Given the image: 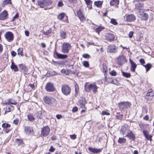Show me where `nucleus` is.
Segmentation results:
<instances>
[{
    "instance_id": "obj_1",
    "label": "nucleus",
    "mask_w": 154,
    "mask_h": 154,
    "mask_svg": "<svg viewBox=\"0 0 154 154\" xmlns=\"http://www.w3.org/2000/svg\"><path fill=\"white\" fill-rule=\"evenodd\" d=\"M45 102L51 106H55L57 104L56 99L51 97L46 96L43 98Z\"/></svg>"
},
{
    "instance_id": "obj_2",
    "label": "nucleus",
    "mask_w": 154,
    "mask_h": 154,
    "mask_svg": "<svg viewBox=\"0 0 154 154\" xmlns=\"http://www.w3.org/2000/svg\"><path fill=\"white\" fill-rule=\"evenodd\" d=\"M85 88L87 92H90L92 91L93 94H94L97 91L98 87L95 84H91L88 86H85Z\"/></svg>"
},
{
    "instance_id": "obj_3",
    "label": "nucleus",
    "mask_w": 154,
    "mask_h": 154,
    "mask_svg": "<svg viewBox=\"0 0 154 154\" xmlns=\"http://www.w3.org/2000/svg\"><path fill=\"white\" fill-rule=\"evenodd\" d=\"M61 91L62 94L65 96H68L70 94L71 92V88L66 85H62Z\"/></svg>"
},
{
    "instance_id": "obj_4",
    "label": "nucleus",
    "mask_w": 154,
    "mask_h": 154,
    "mask_svg": "<svg viewBox=\"0 0 154 154\" xmlns=\"http://www.w3.org/2000/svg\"><path fill=\"white\" fill-rule=\"evenodd\" d=\"M131 104L128 102H122L119 104V106L120 110H126L130 107Z\"/></svg>"
},
{
    "instance_id": "obj_5",
    "label": "nucleus",
    "mask_w": 154,
    "mask_h": 154,
    "mask_svg": "<svg viewBox=\"0 0 154 154\" xmlns=\"http://www.w3.org/2000/svg\"><path fill=\"white\" fill-rule=\"evenodd\" d=\"M50 131V129L48 126L43 127L41 129V136L43 137L47 136L49 134Z\"/></svg>"
},
{
    "instance_id": "obj_6",
    "label": "nucleus",
    "mask_w": 154,
    "mask_h": 154,
    "mask_svg": "<svg viewBox=\"0 0 154 154\" xmlns=\"http://www.w3.org/2000/svg\"><path fill=\"white\" fill-rule=\"evenodd\" d=\"M45 88L47 91L49 92L54 91L55 89L54 84L50 82L47 84Z\"/></svg>"
},
{
    "instance_id": "obj_7",
    "label": "nucleus",
    "mask_w": 154,
    "mask_h": 154,
    "mask_svg": "<svg viewBox=\"0 0 154 154\" xmlns=\"http://www.w3.org/2000/svg\"><path fill=\"white\" fill-rule=\"evenodd\" d=\"M138 16L142 20H146L149 17L148 14L141 11H139L138 14Z\"/></svg>"
},
{
    "instance_id": "obj_8",
    "label": "nucleus",
    "mask_w": 154,
    "mask_h": 154,
    "mask_svg": "<svg viewBox=\"0 0 154 154\" xmlns=\"http://www.w3.org/2000/svg\"><path fill=\"white\" fill-rule=\"evenodd\" d=\"M5 36L6 39L9 42H11L13 39V35L11 32H7L5 33Z\"/></svg>"
},
{
    "instance_id": "obj_9",
    "label": "nucleus",
    "mask_w": 154,
    "mask_h": 154,
    "mask_svg": "<svg viewBox=\"0 0 154 154\" xmlns=\"http://www.w3.org/2000/svg\"><path fill=\"white\" fill-rule=\"evenodd\" d=\"M125 61V58L123 55H122L119 56L117 59V63L120 65H122L124 64Z\"/></svg>"
},
{
    "instance_id": "obj_10",
    "label": "nucleus",
    "mask_w": 154,
    "mask_h": 154,
    "mask_svg": "<svg viewBox=\"0 0 154 154\" xmlns=\"http://www.w3.org/2000/svg\"><path fill=\"white\" fill-rule=\"evenodd\" d=\"M77 14L81 21L84 22L85 20V18L83 15L81 9H79L77 11Z\"/></svg>"
},
{
    "instance_id": "obj_11",
    "label": "nucleus",
    "mask_w": 154,
    "mask_h": 154,
    "mask_svg": "<svg viewBox=\"0 0 154 154\" xmlns=\"http://www.w3.org/2000/svg\"><path fill=\"white\" fill-rule=\"evenodd\" d=\"M54 55V56H56L57 58L59 59H64L68 57L67 55L62 54L58 53L56 51L55 49V50Z\"/></svg>"
},
{
    "instance_id": "obj_12",
    "label": "nucleus",
    "mask_w": 154,
    "mask_h": 154,
    "mask_svg": "<svg viewBox=\"0 0 154 154\" xmlns=\"http://www.w3.org/2000/svg\"><path fill=\"white\" fill-rule=\"evenodd\" d=\"M129 60L131 65L130 70L132 72H134L137 65L136 63L131 59H129Z\"/></svg>"
},
{
    "instance_id": "obj_13",
    "label": "nucleus",
    "mask_w": 154,
    "mask_h": 154,
    "mask_svg": "<svg viewBox=\"0 0 154 154\" xmlns=\"http://www.w3.org/2000/svg\"><path fill=\"white\" fill-rule=\"evenodd\" d=\"M126 20L128 22L132 21L136 19L134 15L130 14L126 16Z\"/></svg>"
},
{
    "instance_id": "obj_14",
    "label": "nucleus",
    "mask_w": 154,
    "mask_h": 154,
    "mask_svg": "<svg viewBox=\"0 0 154 154\" xmlns=\"http://www.w3.org/2000/svg\"><path fill=\"white\" fill-rule=\"evenodd\" d=\"M143 132L146 139L148 140H149L150 142H151L152 140V136L151 135L149 134H148V132L146 130H143Z\"/></svg>"
},
{
    "instance_id": "obj_15",
    "label": "nucleus",
    "mask_w": 154,
    "mask_h": 154,
    "mask_svg": "<svg viewBox=\"0 0 154 154\" xmlns=\"http://www.w3.org/2000/svg\"><path fill=\"white\" fill-rule=\"evenodd\" d=\"M8 14L6 11L2 12L0 14V20H3L5 19L7 17Z\"/></svg>"
},
{
    "instance_id": "obj_16",
    "label": "nucleus",
    "mask_w": 154,
    "mask_h": 154,
    "mask_svg": "<svg viewBox=\"0 0 154 154\" xmlns=\"http://www.w3.org/2000/svg\"><path fill=\"white\" fill-rule=\"evenodd\" d=\"M119 0H112L110 2V5L111 6H114L118 8L119 4Z\"/></svg>"
},
{
    "instance_id": "obj_17",
    "label": "nucleus",
    "mask_w": 154,
    "mask_h": 154,
    "mask_svg": "<svg viewBox=\"0 0 154 154\" xmlns=\"http://www.w3.org/2000/svg\"><path fill=\"white\" fill-rule=\"evenodd\" d=\"M88 149L90 152L94 153H97L100 152L101 150V149H100L93 148L92 147H89Z\"/></svg>"
},
{
    "instance_id": "obj_18",
    "label": "nucleus",
    "mask_w": 154,
    "mask_h": 154,
    "mask_svg": "<svg viewBox=\"0 0 154 154\" xmlns=\"http://www.w3.org/2000/svg\"><path fill=\"white\" fill-rule=\"evenodd\" d=\"M20 69L23 71L25 74H27V72L28 71V68L26 66L23 65V64H20L19 65Z\"/></svg>"
},
{
    "instance_id": "obj_19",
    "label": "nucleus",
    "mask_w": 154,
    "mask_h": 154,
    "mask_svg": "<svg viewBox=\"0 0 154 154\" xmlns=\"http://www.w3.org/2000/svg\"><path fill=\"white\" fill-rule=\"evenodd\" d=\"M24 131L26 134L29 135L33 131V129L32 127L29 126L25 127L24 129Z\"/></svg>"
},
{
    "instance_id": "obj_20",
    "label": "nucleus",
    "mask_w": 154,
    "mask_h": 154,
    "mask_svg": "<svg viewBox=\"0 0 154 154\" xmlns=\"http://www.w3.org/2000/svg\"><path fill=\"white\" fill-rule=\"evenodd\" d=\"M86 103L85 99L84 98H82L79 101V105L81 107H85V104Z\"/></svg>"
},
{
    "instance_id": "obj_21",
    "label": "nucleus",
    "mask_w": 154,
    "mask_h": 154,
    "mask_svg": "<svg viewBox=\"0 0 154 154\" xmlns=\"http://www.w3.org/2000/svg\"><path fill=\"white\" fill-rule=\"evenodd\" d=\"M126 136L133 140H135V136L131 131H130L129 132H128L126 135Z\"/></svg>"
},
{
    "instance_id": "obj_22",
    "label": "nucleus",
    "mask_w": 154,
    "mask_h": 154,
    "mask_svg": "<svg viewBox=\"0 0 154 154\" xmlns=\"http://www.w3.org/2000/svg\"><path fill=\"white\" fill-rule=\"evenodd\" d=\"M38 4L42 8H44L46 6L45 0H39L38 1Z\"/></svg>"
},
{
    "instance_id": "obj_23",
    "label": "nucleus",
    "mask_w": 154,
    "mask_h": 154,
    "mask_svg": "<svg viewBox=\"0 0 154 154\" xmlns=\"http://www.w3.org/2000/svg\"><path fill=\"white\" fill-rule=\"evenodd\" d=\"M11 68L14 72H17L18 70V69L17 66L15 65L13 61L11 62Z\"/></svg>"
},
{
    "instance_id": "obj_24",
    "label": "nucleus",
    "mask_w": 154,
    "mask_h": 154,
    "mask_svg": "<svg viewBox=\"0 0 154 154\" xmlns=\"http://www.w3.org/2000/svg\"><path fill=\"white\" fill-rule=\"evenodd\" d=\"M107 36L108 40L110 41L113 40L115 38L114 35L112 34L108 33L107 34Z\"/></svg>"
},
{
    "instance_id": "obj_25",
    "label": "nucleus",
    "mask_w": 154,
    "mask_h": 154,
    "mask_svg": "<svg viewBox=\"0 0 154 154\" xmlns=\"http://www.w3.org/2000/svg\"><path fill=\"white\" fill-rule=\"evenodd\" d=\"M154 96V93L152 92L149 93H147L146 98L148 99H152V97Z\"/></svg>"
},
{
    "instance_id": "obj_26",
    "label": "nucleus",
    "mask_w": 154,
    "mask_h": 154,
    "mask_svg": "<svg viewBox=\"0 0 154 154\" xmlns=\"http://www.w3.org/2000/svg\"><path fill=\"white\" fill-rule=\"evenodd\" d=\"M126 141V139L123 137H119L118 142L120 144L125 143Z\"/></svg>"
},
{
    "instance_id": "obj_27",
    "label": "nucleus",
    "mask_w": 154,
    "mask_h": 154,
    "mask_svg": "<svg viewBox=\"0 0 154 154\" xmlns=\"http://www.w3.org/2000/svg\"><path fill=\"white\" fill-rule=\"evenodd\" d=\"M122 74L123 76L126 78H130L131 76V74L130 73L122 71Z\"/></svg>"
},
{
    "instance_id": "obj_28",
    "label": "nucleus",
    "mask_w": 154,
    "mask_h": 154,
    "mask_svg": "<svg viewBox=\"0 0 154 154\" xmlns=\"http://www.w3.org/2000/svg\"><path fill=\"white\" fill-rule=\"evenodd\" d=\"M11 4V0H5L3 1L2 6V7H4L7 5Z\"/></svg>"
},
{
    "instance_id": "obj_29",
    "label": "nucleus",
    "mask_w": 154,
    "mask_h": 154,
    "mask_svg": "<svg viewBox=\"0 0 154 154\" xmlns=\"http://www.w3.org/2000/svg\"><path fill=\"white\" fill-rule=\"evenodd\" d=\"M35 115L36 116L38 119H41L42 118V112L41 111H39L35 114Z\"/></svg>"
},
{
    "instance_id": "obj_30",
    "label": "nucleus",
    "mask_w": 154,
    "mask_h": 154,
    "mask_svg": "<svg viewBox=\"0 0 154 154\" xmlns=\"http://www.w3.org/2000/svg\"><path fill=\"white\" fill-rule=\"evenodd\" d=\"M61 72L62 74H65L66 75H69L70 73V71L68 69L66 70L63 69L61 71Z\"/></svg>"
},
{
    "instance_id": "obj_31",
    "label": "nucleus",
    "mask_w": 154,
    "mask_h": 154,
    "mask_svg": "<svg viewBox=\"0 0 154 154\" xmlns=\"http://www.w3.org/2000/svg\"><path fill=\"white\" fill-rule=\"evenodd\" d=\"M17 103L16 101L13 100L11 99L8 100V103H6V104L7 105H9L10 104L16 105Z\"/></svg>"
},
{
    "instance_id": "obj_32",
    "label": "nucleus",
    "mask_w": 154,
    "mask_h": 154,
    "mask_svg": "<svg viewBox=\"0 0 154 154\" xmlns=\"http://www.w3.org/2000/svg\"><path fill=\"white\" fill-rule=\"evenodd\" d=\"M27 118L29 120L31 121H33L35 120L33 115L31 114H29L28 115Z\"/></svg>"
},
{
    "instance_id": "obj_33",
    "label": "nucleus",
    "mask_w": 154,
    "mask_h": 154,
    "mask_svg": "<svg viewBox=\"0 0 154 154\" xmlns=\"http://www.w3.org/2000/svg\"><path fill=\"white\" fill-rule=\"evenodd\" d=\"M102 4L103 2L100 1L94 2V5L98 7H100L102 6Z\"/></svg>"
},
{
    "instance_id": "obj_34",
    "label": "nucleus",
    "mask_w": 154,
    "mask_h": 154,
    "mask_svg": "<svg viewBox=\"0 0 154 154\" xmlns=\"http://www.w3.org/2000/svg\"><path fill=\"white\" fill-rule=\"evenodd\" d=\"M52 32V30L51 28H50L48 30H47L46 31L42 32V33L45 35H48L51 33Z\"/></svg>"
},
{
    "instance_id": "obj_35",
    "label": "nucleus",
    "mask_w": 154,
    "mask_h": 154,
    "mask_svg": "<svg viewBox=\"0 0 154 154\" xmlns=\"http://www.w3.org/2000/svg\"><path fill=\"white\" fill-rule=\"evenodd\" d=\"M60 35L61 37L63 38H65L66 37V32L63 31L60 32Z\"/></svg>"
},
{
    "instance_id": "obj_36",
    "label": "nucleus",
    "mask_w": 154,
    "mask_h": 154,
    "mask_svg": "<svg viewBox=\"0 0 154 154\" xmlns=\"http://www.w3.org/2000/svg\"><path fill=\"white\" fill-rule=\"evenodd\" d=\"M62 47L63 48H69L71 47V46L69 43H64L63 44Z\"/></svg>"
},
{
    "instance_id": "obj_37",
    "label": "nucleus",
    "mask_w": 154,
    "mask_h": 154,
    "mask_svg": "<svg viewBox=\"0 0 154 154\" xmlns=\"http://www.w3.org/2000/svg\"><path fill=\"white\" fill-rule=\"evenodd\" d=\"M15 141L16 143L18 146L22 144L23 143V141L22 140L19 139H16L15 140Z\"/></svg>"
},
{
    "instance_id": "obj_38",
    "label": "nucleus",
    "mask_w": 154,
    "mask_h": 154,
    "mask_svg": "<svg viewBox=\"0 0 154 154\" xmlns=\"http://www.w3.org/2000/svg\"><path fill=\"white\" fill-rule=\"evenodd\" d=\"M145 67L146 71H148L151 68L152 65L150 63H147L146 65L144 66Z\"/></svg>"
},
{
    "instance_id": "obj_39",
    "label": "nucleus",
    "mask_w": 154,
    "mask_h": 154,
    "mask_svg": "<svg viewBox=\"0 0 154 154\" xmlns=\"http://www.w3.org/2000/svg\"><path fill=\"white\" fill-rule=\"evenodd\" d=\"M2 127L3 128L6 129L8 128H10L11 127V125L8 124L4 123L2 124Z\"/></svg>"
},
{
    "instance_id": "obj_40",
    "label": "nucleus",
    "mask_w": 154,
    "mask_h": 154,
    "mask_svg": "<svg viewBox=\"0 0 154 154\" xmlns=\"http://www.w3.org/2000/svg\"><path fill=\"white\" fill-rule=\"evenodd\" d=\"M104 29L103 27H99L97 28L95 30L96 32L98 33V34L103 29Z\"/></svg>"
},
{
    "instance_id": "obj_41",
    "label": "nucleus",
    "mask_w": 154,
    "mask_h": 154,
    "mask_svg": "<svg viewBox=\"0 0 154 154\" xmlns=\"http://www.w3.org/2000/svg\"><path fill=\"white\" fill-rule=\"evenodd\" d=\"M111 83L117 85H119V81L116 79H113L112 80L111 82Z\"/></svg>"
},
{
    "instance_id": "obj_42",
    "label": "nucleus",
    "mask_w": 154,
    "mask_h": 154,
    "mask_svg": "<svg viewBox=\"0 0 154 154\" xmlns=\"http://www.w3.org/2000/svg\"><path fill=\"white\" fill-rule=\"evenodd\" d=\"M23 49H18L17 50V54L18 55H20L21 56H23Z\"/></svg>"
},
{
    "instance_id": "obj_43",
    "label": "nucleus",
    "mask_w": 154,
    "mask_h": 154,
    "mask_svg": "<svg viewBox=\"0 0 154 154\" xmlns=\"http://www.w3.org/2000/svg\"><path fill=\"white\" fill-rule=\"evenodd\" d=\"M82 64L85 67H88L89 66V64L88 61H83L82 62Z\"/></svg>"
},
{
    "instance_id": "obj_44",
    "label": "nucleus",
    "mask_w": 154,
    "mask_h": 154,
    "mask_svg": "<svg viewBox=\"0 0 154 154\" xmlns=\"http://www.w3.org/2000/svg\"><path fill=\"white\" fill-rule=\"evenodd\" d=\"M46 6L50 5L52 4V2L51 0H45Z\"/></svg>"
},
{
    "instance_id": "obj_45",
    "label": "nucleus",
    "mask_w": 154,
    "mask_h": 154,
    "mask_svg": "<svg viewBox=\"0 0 154 154\" xmlns=\"http://www.w3.org/2000/svg\"><path fill=\"white\" fill-rule=\"evenodd\" d=\"M107 51L110 53H114L116 51V49H107Z\"/></svg>"
},
{
    "instance_id": "obj_46",
    "label": "nucleus",
    "mask_w": 154,
    "mask_h": 154,
    "mask_svg": "<svg viewBox=\"0 0 154 154\" xmlns=\"http://www.w3.org/2000/svg\"><path fill=\"white\" fill-rule=\"evenodd\" d=\"M103 71L104 73H106L107 71V68H106V66L105 64H103Z\"/></svg>"
},
{
    "instance_id": "obj_47",
    "label": "nucleus",
    "mask_w": 154,
    "mask_h": 154,
    "mask_svg": "<svg viewBox=\"0 0 154 154\" xmlns=\"http://www.w3.org/2000/svg\"><path fill=\"white\" fill-rule=\"evenodd\" d=\"M111 23L114 25H116L118 23L116 20L114 19H112L111 20Z\"/></svg>"
},
{
    "instance_id": "obj_48",
    "label": "nucleus",
    "mask_w": 154,
    "mask_h": 154,
    "mask_svg": "<svg viewBox=\"0 0 154 154\" xmlns=\"http://www.w3.org/2000/svg\"><path fill=\"white\" fill-rule=\"evenodd\" d=\"M64 14L62 13H60L58 16V18L60 20H62L64 17Z\"/></svg>"
},
{
    "instance_id": "obj_49",
    "label": "nucleus",
    "mask_w": 154,
    "mask_h": 154,
    "mask_svg": "<svg viewBox=\"0 0 154 154\" xmlns=\"http://www.w3.org/2000/svg\"><path fill=\"white\" fill-rule=\"evenodd\" d=\"M101 114L103 115H106L109 116L110 115V114L109 112L106 111H103L101 113Z\"/></svg>"
},
{
    "instance_id": "obj_50",
    "label": "nucleus",
    "mask_w": 154,
    "mask_h": 154,
    "mask_svg": "<svg viewBox=\"0 0 154 154\" xmlns=\"http://www.w3.org/2000/svg\"><path fill=\"white\" fill-rule=\"evenodd\" d=\"M110 74L112 76H116L117 75V73L116 71L113 70L111 72Z\"/></svg>"
},
{
    "instance_id": "obj_51",
    "label": "nucleus",
    "mask_w": 154,
    "mask_h": 154,
    "mask_svg": "<svg viewBox=\"0 0 154 154\" xmlns=\"http://www.w3.org/2000/svg\"><path fill=\"white\" fill-rule=\"evenodd\" d=\"M83 57L85 58H89L90 57V56L87 54H85L83 55Z\"/></svg>"
},
{
    "instance_id": "obj_52",
    "label": "nucleus",
    "mask_w": 154,
    "mask_h": 154,
    "mask_svg": "<svg viewBox=\"0 0 154 154\" xmlns=\"http://www.w3.org/2000/svg\"><path fill=\"white\" fill-rule=\"evenodd\" d=\"M69 49H62V51L64 53H67L69 52Z\"/></svg>"
},
{
    "instance_id": "obj_53",
    "label": "nucleus",
    "mask_w": 154,
    "mask_h": 154,
    "mask_svg": "<svg viewBox=\"0 0 154 154\" xmlns=\"http://www.w3.org/2000/svg\"><path fill=\"white\" fill-rule=\"evenodd\" d=\"M72 140H75L76 138V136L75 134L71 135L70 136Z\"/></svg>"
},
{
    "instance_id": "obj_54",
    "label": "nucleus",
    "mask_w": 154,
    "mask_h": 154,
    "mask_svg": "<svg viewBox=\"0 0 154 154\" xmlns=\"http://www.w3.org/2000/svg\"><path fill=\"white\" fill-rule=\"evenodd\" d=\"M19 17V14L18 13H17L14 16V17H13V19L12 20V21H14L16 19H17Z\"/></svg>"
},
{
    "instance_id": "obj_55",
    "label": "nucleus",
    "mask_w": 154,
    "mask_h": 154,
    "mask_svg": "<svg viewBox=\"0 0 154 154\" xmlns=\"http://www.w3.org/2000/svg\"><path fill=\"white\" fill-rule=\"evenodd\" d=\"M134 34V32L133 31H131L129 32V36L130 38H131L132 37L133 35Z\"/></svg>"
},
{
    "instance_id": "obj_56",
    "label": "nucleus",
    "mask_w": 154,
    "mask_h": 154,
    "mask_svg": "<svg viewBox=\"0 0 154 154\" xmlns=\"http://www.w3.org/2000/svg\"><path fill=\"white\" fill-rule=\"evenodd\" d=\"M116 117L117 119H120L122 118V116H121L120 115L119 113H117V114L116 115Z\"/></svg>"
},
{
    "instance_id": "obj_57",
    "label": "nucleus",
    "mask_w": 154,
    "mask_h": 154,
    "mask_svg": "<svg viewBox=\"0 0 154 154\" xmlns=\"http://www.w3.org/2000/svg\"><path fill=\"white\" fill-rule=\"evenodd\" d=\"M55 150V148L53 147V146H51L50 148L49 149V150L51 152H53Z\"/></svg>"
},
{
    "instance_id": "obj_58",
    "label": "nucleus",
    "mask_w": 154,
    "mask_h": 154,
    "mask_svg": "<svg viewBox=\"0 0 154 154\" xmlns=\"http://www.w3.org/2000/svg\"><path fill=\"white\" fill-rule=\"evenodd\" d=\"M78 109L77 107H74L72 109V111L73 112H75L77 111Z\"/></svg>"
},
{
    "instance_id": "obj_59",
    "label": "nucleus",
    "mask_w": 154,
    "mask_h": 154,
    "mask_svg": "<svg viewBox=\"0 0 154 154\" xmlns=\"http://www.w3.org/2000/svg\"><path fill=\"white\" fill-rule=\"evenodd\" d=\"M139 62L142 64H143L145 63L144 60L143 59H140L139 60Z\"/></svg>"
},
{
    "instance_id": "obj_60",
    "label": "nucleus",
    "mask_w": 154,
    "mask_h": 154,
    "mask_svg": "<svg viewBox=\"0 0 154 154\" xmlns=\"http://www.w3.org/2000/svg\"><path fill=\"white\" fill-rule=\"evenodd\" d=\"M86 4L88 5H89L91 3V1L90 0H85Z\"/></svg>"
},
{
    "instance_id": "obj_61",
    "label": "nucleus",
    "mask_w": 154,
    "mask_h": 154,
    "mask_svg": "<svg viewBox=\"0 0 154 154\" xmlns=\"http://www.w3.org/2000/svg\"><path fill=\"white\" fill-rule=\"evenodd\" d=\"M11 54V55L13 57H15L17 54L14 51H12Z\"/></svg>"
},
{
    "instance_id": "obj_62",
    "label": "nucleus",
    "mask_w": 154,
    "mask_h": 154,
    "mask_svg": "<svg viewBox=\"0 0 154 154\" xmlns=\"http://www.w3.org/2000/svg\"><path fill=\"white\" fill-rule=\"evenodd\" d=\"M19 122V120L18 119H16L14 120L13 121V123L16 125H17V124L18 123V122Z\"/></svg>"
},
{
    "instance_id": "obj_63",
    "label": "nucleus",
    "mask_w": 154,
    "mask_h": 154,
    "mask_svg": "<svg viewBox=\"0 0 154 154\" xmlns=\"http://www.w3.org/2000/svg\"><path fill=\"white\" fill-rule=\"evenodd\" d=\"M56 117L57 119H59L62 117V116L61 115L57 114L56 115Z\"/></svg>"
},
{
    "instance_id": "obj_64",
    "label": "nucleus",
    "mask_w": 154,
    "mask_h": 154,
    "mask_svg": "<svg viewBox=\"0 0 154 154\" xmlns=\"http://www.w3.org/2000/svg\"><path fill=\"white\" fill-rule=\"evenodd\" d=\"M78 0H69V1L71 3H75Z\"/></svg>"
}]
</instances>
